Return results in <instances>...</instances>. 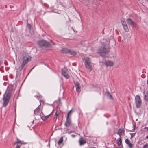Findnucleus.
Segmentation results:
<instances>
[{
	"label": "nucleus",
	"instance_id": "1",
	"mask_svg": "<svg viewBox=\"0 0 148 148\" xmlns=\"http://www.w3.org/2000/svg\"><path fill=\"white\" fill-rule=\"evenodd\" d=\"M86 68L89 72L92 70V63L90 59L87 57L84 58L83 59Z\"/></svg>",
	"mask_w": 148,
	"mask_h": 148
},
{
	"label": "nucleus",
	"instance_id": "2",
	"mask_svg": "<svg viewBox=\"0 0 148 148\" xmlns=\"http://www.w3.org/2000/svg\"><path fill=\"white\" fill-rule=\"evenodd\" d=\"M11 92H8L5 95H3V104L4 106H6L8 103L11 96Z\"/></svg>",
	"mask_w": 148,
	"mask_h": 148
},
{
	"label": "nucleus",
	"instance_id": "3",
	"mask_svg": "<svg viewBox=\"0 0 148 148\" xmlns=\"http://www.w3.org/2000/svg\"><path fill=\"white\" fill-rule=\"evenodd\" d=\"M11 92H8L5 95H3V104L4 106H6L8 103L11 96Z\"/></svg>",
	"mask_w": 148,
	"mask_h": 148
},
{
	"label": "nucleus",
	"instance_id": "4",
	"mask_svg": "<svg viewBox=\"0 0 148 148\" xmlns=\"http://www.w3.org/2000/svg\"><path fill=\"white\" fill-rule=\"evenodd\" d=\"M11 92H8L5 95H3V104L4 106H6L8 103L11 96Z\"/></svg>",
	"mask_w": 148,
	"mask_h": 148
},
{
	"label": "nucleus",
	"instance_id": "5",
	"mask_svg": "<svg viewBox=\"0 0 148 148\" xmlns=\"http://www.w3.org/2000/svg\"><path fill=\"white\" fill-rule=\"evenodd\" d=\"M108 51V49H107L104 45L99 49L98 53L102 56L106 57V55Z\"/></svg>",
	"mask_w": 148,
	"mask_h": 148
},
{
	"label": "nucleus",
	"instance_id": "6",
	"mask_svg": "<svg viewBox=\"0 0 148 148\" xmlns=\"http://www.w3.org/2000/svg\"><path fill=\"white\" fill-rule=\"evenodd\" d=\"M38 45L39 46L42 48L48 47L49 45V43L45 40L40 41L38 42Z\"/></svg>",
	"mask_w": 148,
	"mask_h": 148
},
{
	"label": "nucleus",
	"instance_id": "7",
	"mask_svg": "<svg viewBox=\"0 0 148 148\" xmlns=\"http://www.w3.org/2000/svg\"><path fill=\"white\" fill-rule=\"evenodd\" d=\"M28 62V57L25 56L23 59V62L21 65L19 67L18 70H22L25 65Z\"/></svg>",
	"mask_w": 148,
	"mask_h": 148
},
{
	"label": "nucleus",
	"instance_id": "8",
	"mask_svg": "<svg viewBox=\"0 0 148 148\" xmlns=\"http://www.w3.org/2000/svg\"><path fill=\"white\" fill-rule=\"evenodd\" d=\"M135 103L137 108H139L141 106L142 102L140 97L138 95H136L135 97Z\"/></svg>",
	"mask_w": 148,
	"mask_h": 148
},
{
	"label": "nucleus",
	"instance_id": "9",
	"mask_svg": "<svg viewBox=\"0 0 148 148\" xmlns=\"http://www.w3.org/2000/svg\"><path fill=\"white\" fill-rule=\"evenodd\" d=\"M126 21L128 24L130 25L133 27L136 28L137 29L138 28V27L137 26V24L131 18H127L126 20Z\"/></svg>",
	"mask_w": 148,
	"mask_h": 148
},
{
	"label": "nucleus",
	"instance_id": "10",
	"mask_svg": "<svg viewBox=\"0 0 148 148\" xmlns=\"http://www.w3.org/2000/svg\"><path fill=\"white\" fill-rule=\"evenodd\" d=\"M39 105L35 109L34 111V114L36 115H40L41 116V115L43 114L42 112V108Z\"/></svg>",
	"mask_w": 148,
	"mask_h": 148
},
{
	"label": "nucleus",
	"instance_id": "11",
	"mask_svg": "<svg viewBox=\"0 0 148 148\" xmlns=\"http://www.w3.org/2000/svg\"><path fill=\"white\" fill-rule=\"evenodd\" d=\"M62 74L66 79H68L69 77L67 73V70L65 68L62 69Z\"/></svg>",
	"mask_w": 148,
	"mask_h": 148
},
{
	"label": "nucleus",
	"instance_id": "12",
	"mask_svg": "<svg viewBox=\"0 0 148 148\" xmlns=\"http://www.w3.org/2000/svg\"><path fill=\"white\" fill-rule=\"evenodd\" d=\"M121 23L125 31L126 32H128L129 31V30L125 21H121Z\"/></svg>",
	"mask_w": 148,
	"mask_h": 148
},
{
	"label": "nucleus",
	"instance_id": "13",
	"mask_svg": "<svg viewBox=\"0 0 148 148\" xmlns=\"http://www.w3.org/2000/svg\"><path fill=\"white\" fill-rule=\"evenodd\" d=\"M117 134L121 137V136L125 135L124 130L122 129H119L118 131Z\"/></svg>",
	"mask_w": 148,
	"mask_h": 148
},
{
	"label": "nucleus",
	"instance_id": "14",
	"mask_svg": "<svg viewBox=\"0 0 148 148\" xmlns=\"http://www.w3.org/2000/svg\"><path fill=\"white\" fill-rule=\"evenodd\" d=\"M71 125V119L70 118H67L66 121L65 123V125L66 127Z\"/></svg>",
	"mask_w": 148,
	"mask_h": 148
},
{
	"label": "nucleus",
	"instance_id": "15",
	"mask_svg": "<svg viewBox=\"0 0 148 148\" xmlns=\"http://www.w3.org/2000/svg\"><path fill=\"white\" fill-rule=\"evenodd\" d=\"M79 142L80 145L82 146L86 143V142L85 139H83L82 137H81L79 139Z\"/></svg>",
	"mask_w": 148,
	"mask_h": 148
},
{
	"label": "nucleus",
	"instance_id": "16",
	"mask_svg": "<svg viewBox=\"0 0 148 148\" xmlns=\"http://www.w3.org/2000/svg\"><path fill=\"white\" fill-rule=\"evenodd\" d=\"M125 142L127 144L130 148H133V144L131 143L130 141L128 139H126L125 140Z\"/></svg>",
	"mask_w": 148,
	"mask_h": 148
},
{
	"label": "nucleus",
	"instance_id": "17",
	"mask_svg": "<svg viewBox=\"0 0 148 148\" xmlns=\"http://www.w3.org/2000/svg\"><path fill=\"white\" fill-rule=\"evenodd\" d=\"M52 113L53 111L51 112L50 114L47 116H44L43 114H42V115H41V118L43 120H45L49 118L50 114Z\"/></svg>",
	"mask_w": 148,
	"mask_h": 148
},
{
	"label": "nucleus",
	"instance_id": "18",
	"mask_svg": "<svg viewBox=\"0 0 148 148\" xmlns=\"http://www.w3.org/2000/svg\"><path fill=\"white\" fill-rule=\"evenodd\" d=\"M105 64L107 66H112L113 65V63L112 61H111L109 60H108L106 61L105 62Z\"/></svg>",
	"mask_w": 148,
	"mask_h": 148
},
{
	"label": "nucleus",
	"instance_id": "19",
	"mask_svg": "<svg viewBox=\"0 0 148 148\" xmlns=\"http://www.w3.org/2000/svg\"><path fill=\"white\" fill-rule=\"evenodd\" d=\"M75 86L76 88V90L77 92L79 91L80 87H79V83L78 82H76L75 83Z\"/></svg>",
	"mask_w": 148,
	"mask_h": 148
},
{
	"label": "nucleus",
	"instance_id": "20",
	"mask_svg": "<svg viewBox=\"0 0 148 148\" xmlns=\"http://www.w3.org/2000/svg\"><path fill=\"white\" fill-rule=\"evenodd\" d=\"M62 53H67L69 52V50L66 48H63L61 51Z\"/></svg>",
	"mask_w": 148,
	"mask_h": 148
},
{
	"label": "nucleus",
	"instance_id": "21",
	"mask_svg": "<svg viewBox=\"0 0 148 148\" xmlns=\"http://www.w3.org/2000/svg\"><path fill=\"white\" fill-rule=\"evenodd\" d=\"M105 94L108 98L110 99H112V97L111 95L108 92H106Z\"/></svg>",
	"mask_w": 148,
	"mask_h": 148
},
{
	"label": "nucleus",
	"instance_id": "22",
	"mask_svg": "<svg viewBox=\"0 0 148 148\" xmlns=\"http://www.w3.org/2000/svg\"><path fill=\"white\" fill-rule=\"evenodd\" d=\"M72 109H72L68 112L67 114V118H70V117L71 116V115H72L73 112Z\"/></svg>",
	"mask_w": 148,
	"mask_h": 148
},
{
	"label": "nucleus",
	"instance_id": "23",
	"mask_svg": "<svg viewBox=\"0 0 148 148\" xmlns=\"http://www.w3.org/2000/svg\"><path fill=\"white\" fill-rule=\"evenodd\" d=\"M117 143L118 145H121V137H120L117 140Z\"/></svg>",
	"mask_w": 148,
	"mask_h": 148
},
{
	"label": "nucleus",
	"instance_id": "24",
	"mask_svg": "<svg viewBox=\"0 0 148 148\" xmlns=\"http://www.w3.org/2000/svg\"><path fill=\"white\" fill-rule=\"evenodd\" d=\"M23 144L22 142L18 139H17L16 141L14 143V145L18 144H21V145Z\"/></svg>",
	"mask_w": 148,
	"mask_h": 148
},
{
	"label": "nucleus",
	"instance_id": "25",
	"mask_svg": "<svg viewBox=\"0 0 148 148\" xmlns=\"http://www.w3.org/2000/svg\"><path fill=\"white\" fill-rule=\"evenodd\" d=\"M144 99L146 101H148V95H146L145 93H144Z\"/></svg>",
	"mask_w": 148,
	"mask_h": 148
},
{
	"label": "nucleus",
	"instance_id": "26",
	"mask_svg": "<svg viewBox=\"0 0 148 148\" xmlns=\"http://www.w3.org/2000/svg\"><path fill=\"white\" fill-rule=\"evenodd\" d=\"M70 53L73 55L75 56L76 54V52L74 51H69V52Z\"/></svg>",
	"mask_w": 148,
	"mask_h": 148
},
{
	"label": "nucleus",
	"instance_id": "27",
	"mask_svg": "<svg viewBox=\"0 0 148 148\" xmlns=\"http://www.w3.org/2000/svg\"><path fill=\"white\" fill-rule=\"evenodd\" d=\"M63 141V138L61 137L58 142L59 145H60Z\"/></svg>",
	"mask_w": 148,
	"mask_h": 148
},
{
	"label": "nucleus",
	"instance_id": "28",
	"mask_svg": "<svg viewBox=\"0 0 148 148\" xmlns=\"http://www.w3.org/2000/svg\"><path fill=\"white\" fill-rule=\"evenodd\" d=\"M21 145V144H16V146L15 148H20Z\"/></svg>",
	"mask_w": 148,
	"mask_h": 148
},
{
	"label": "nucleus",
	"instance_id": "29",
	"mask_svg": "<svg viewBox=\"0 0 148 148\" xmlns=\"http://www.w3.org/2000/svg\"><path fill=\"white\" fill-rule=\"evenodd\" d=\"M143 148H148V143L146 144L145 145H144Z\"/></svg>",
	"mask_w": 148,
	"mask_h": 148
},
{
	"label": "nucleus",
	"instance_id": "30",
	"mask_svg": "<svg viewBox=\"0 0 148 148\" xmlns=\"http://www.w3.org/2000/svg\"><path fill=\"white\" fill-rule=\"evenodd\" d=\"M59 114V112L58 111H56V116L57 117V116H58Z\"/></svg>",
	"mask_w": 148,
	"mask_h": 148
},
{
	"label": "nucleus",
	"instance_id": "31",
	"mask_svg": "<svg viewBox=\"0 0 148 148\" xmlns=\"http://www.w3.org/2000/svg\"><path fill=\"white\" fill-rule=\"evenodd\" d=\"M31 57L30 56H28V61L30 60L31 59Z\"/></svg>",
	"mask_w": 148,
	"mask_h": 148
},
{
	"label": "nucleus",
	"instance_id": "32",
	"mask_svg": "<svg viewBox=\"0 0 148 148\" xmlns=\"http://www.w3.org/2000/svg\"><path fill=\"white\" fill-rule=\"evenodd\" d=\"M144 129L148 131V127H145Z\"/></svg>",
	"mask_w": 148,
	"mask_h": 148
},
{
	"label": "nucleus",
	"instance_id": "33",
	"mask_svg": "<svg viewBox=\"0 0 148 148\" xmlns=\"http://www.w3.org/2000/svg\"><path fill=\"white\" fill-rule=\"evenodd\" d=\"M71 136L73 137H75L76 136L75 135H73V134H72L71 135Z\"/></svg>",
	"mask_w": 148,
	"mask_h": 148
},
{
	"label": "nucleus",
	"instance_id": "34",
	"mask_svg": "<svg viewBox=\"0 0 148 148\" xmlns=\"http://www.w3.org/2000/svg\"><path fill=\"white\" fill-rule=\"evenodd\" d=\"M28 28H31V25H30L28 24Z\"/></svg>",
	"mask_w": 148,
	"mask_h": 148
},
{
	"label": "nucleus",
	"instance_id": "35",
	"mask_svg": "<svg viewBox=\"0 0 148 148\" xmlns=\"http://www.w3.org/2000/svg\"><path fill=\"white\" fill-rule=\"evenodd\" d=\"M131 134V136H134V134Z\"/></svg>",
	"mask_w": 148,
	"mask_h": 148
},
{
	"label": "nucleus",
	"instance_id": "36",
	"mask_svg": "<svg viewBox=\"0 0 148 148\" xmlns=\"http://www.w3.org/2000/svg\"><path fill=\"white\" fill-rule=\"evenodd\" d=\"M89 148H96L95 147H90Z\"/></svg>",
	"mask_w": 148,
	"mask_h": 148
},
{
	"label": "nucleus",
	"instance_id": "37",
	"mask_svg": "<svg viewBox=\"0 0 148 148\" xmlns=\"http://www.w3.org/2000/svg\"><path fill=\"white\" fill-rule=\"evenodd\" d=\"M40 102H43V101H40Z\"/></svg>",
	"mask_w": 148,
	"mask_h": 148
},
{
	"label": "nucleus",
	"instance_id": "38",
	"mask_svg": "<svg viewBox=\"0 0 148 148\" xmlns=\"http://www.w3.org/2000/svg\"><path fill=\"white\" fill-rule=\"evenodd\" d=\"M147 84H148V80H147Z\"/></svg>",
	"mask_w": 148,
	"mask_h": 148
},
{
	"label": "nucleus",
	"instance_id": "39",
	"mask_svg": "<svg viewBox=\"0 0 148 148\" xmlns=\"http://www.w3.org/2000/svg\"><path fill=\"white\" fill-rule=\"evenodd\" d=\"M147 138H148V136H147Z\"/></svg>",
	"mask_w": 148,
	"mask_h": 148
},
{
	"label": "nucleus",
	"instance_id": "40",
	"mask_svg": "<svg viewBox=\"0 0 148 148\" xmlns=\"http://www.w3.org/2000/svg\"><path fill=\"white\" fill-rule=\"evenodd\" d=\"M137 148H139V147H137Z\"/></svg>",
	"mask_w": 148,
	"mask_h": 148
}]
</instances>
